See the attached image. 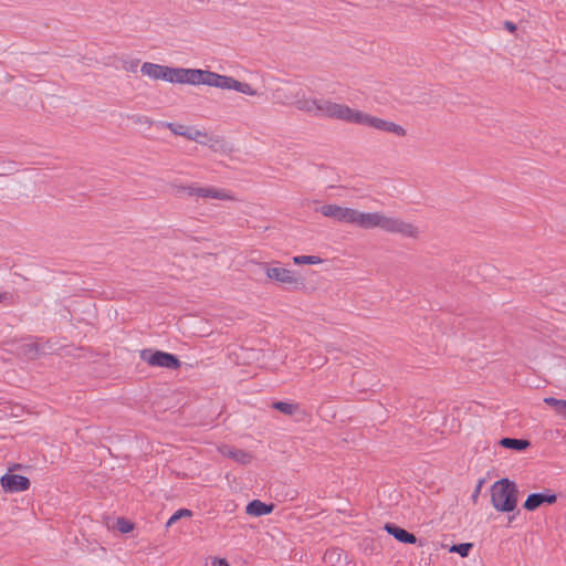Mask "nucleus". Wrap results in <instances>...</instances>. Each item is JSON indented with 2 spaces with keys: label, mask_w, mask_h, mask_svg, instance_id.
<instances>
[{
  "label": "nucleus",
  "mask_w": 566,
  "mask_h": 566,
  "mask_svg": "<svg viewBox=\"0 0 566 566\" xmlns=\"http://www.w3.org/2000/svg\"><path fill=\"white\" fill-rule=\"evenodd\" d=\"M272 99L274 104L293 106L300 112L314 117L361 125L398 137H403L407 134L406 129L395 122L374 116L358 108H353L345 103L308 95L297 86L276 87L272 93Z\"/></svg>",
  "instance_id": "obj_1"
},
{
  "label": "nucleus",
  "mask_w": 566,
  "mask_h": 566,
  "mask_svg": "<svg viewBox=\"0 0 566 566\" xmlns=\"http://www.w3.org/2000/svg\"><path fill=\"white\" fill-rule=\"evenodd\" d=\"M143 76L154 81H165L180 85H206L221 91H233L243 96L260 98L262 91L252 83L240 81L233 76L219 74L202 69L171 67L163 64L144 62L140 66Z\"/></svg>",
  "instance_id": "obj_2"
},
{
  "label": "nucleus",
  "mask_w": 566,
  "mask_h": 566,
  "mask_svg": "<svg viewBox=\"0 0 566 566\" xmlns=\"http://www.w3.org/2000/svg\"><path fill=\"white\" fill-rule=\"evenodd\" d=\"M361 229H381L389 233L400 234L410 239H418L419 228L402 219L387 216L382 212H364L349 207H339L337 221Z\"/></svg>",
  "instance_id": "obj_3"
},
{
  "label": "nucleus",
  "mask_w": 566,
  "mask_h": 566,
  "mask_svg": "<svg viewBox=\"0 0 566 566\" xmlns=\"http://www.w3.org/2000/svg\"><path fill=\"white\" fill-rule=\"evenodd\" d=\"M493 509L499 513H511L518 503V489L514 481L507 478L495 481L490 488Z\"/></svg>",
  "instance_id": "obj_4"
},
{
  "label": "nucleus",
  "mask_w": 566,
  "mask_h": 566,
  "mask_svg": "<svg viewBox=\"0 0 566 566\" xmlns=\"http://www.w3.org/2000/svg\"><path fill=\"white\" fill-rule=\"evenodd\" d=\"M263 271L265 277L274 284L287 287H296L302 284V280L296 272L283 265L280 261L265 263L263 265Z\"/></svg>",
  "instance_id": "obj_5"
},
{
  "label": "nucleus",
  "mask_w": 566,
  "mask_h": 566,
  "mask_svg": "<svg viewBox=\"0 0 566 566\" xmlns=\"http://www.w3.org/2000/svg\"><path fill=\"white\" fill-rule=\"evenodd\" d=\"M139 357L150 367L177 369L180 367L179 359L169 353L154 349L140 350Z\"/></svg>",
  "instance_id": "obj_6"
},
{
  "label": "nucleus",
  "mask_w": 566,
  "mask_h": 566,
  "mask_svg": "<svg viewBox=\"0 0 566 566\" xmlns=\"http://www.w3.org/2000/svg\"><path fill=\"white\" fill-rule=\"evenodd\" d=\"M187 139L191 142H196L200 145L208 146L212 150L217 151L222 147L223 140L216 136L211 135L206 130L199 129L197 127L189 126L188 133H187Z\"/></svg>",
  "instance_id": "obj_7"
},
{
  "label": "nucleus",
  "mask_w": 566,
  "mask_h": 566,
  "mask_svg": "<svg viewBox=\"0 0 566 566\" xmlns=\"http://www.w3.org/2000/svg\"><path fill=\"white\" fill-rule=\"evenodd\" d=\"M1 488L4 492H23L30 488V480L19 474H3L0 479Z\"/></svg>",
  "instance_id": "obj_8"
},
{
  "label": "nucleus",
  "mask_w": 566,
  "mask_h": 566,
  "mask_svg": "<svg viewBox=\"0 0 566 566\" xmlns=\"http://www.w3.org/2000/svg\"><path fill=\"white\" fill-rule=\"evenodd\" d=\"M556 501H557V495L553 491L546 490L543 493L530 494L526 497V500L523 504V507L526 511L533 512L544 504L552 505V504L556 503Z\"/></svg>",
  "instance_id": "obj_9"
},
{
  "label": "nucleus",
  "mask_w": 566,
  "mask_h": 566,
  "mask_svg": "<svg viewBox=\"0 0 566 566\" xmlns=\"http://www.w3.org/2000/svg\"><path fill=\"white\" fill-rule=\"evenodd\" d=\"M197 198L216 199L221 201H235V196L230 191L212 186H199Z\"/></svg>",
  "instance_id": "obj_10"
},
{
  "label": "nucleus",
  "mask_w": 566,
  "mask_h": 566,
  "mask_svg": "<svg viewBox=\"0 0 566 566\" xmlns=\"http://www.w3.org/2000/svg\"><path fill=\"white\" fill-rule=\"evenodd\" d=\"M219 452L222 455L228 457V458L234 460L237 463L242 464V465H248V464L252 463V461L254 459L252 453L241 450V449L231 448L228 446L219 447Z\"/></svg>",
  "instance_id": "obj_11"
},
{
  "label": "nucleus",
  "mask_w": 566,
  "mask_h": 566,
  "mask_svg": "<svg viewBox=\"0 0 566 566\" xmlns=\"http://www.w3.org/2000/svg\"><path fill=\"white\" fill-rule=\"evenodd\" d=\"M273 510V504H266L260 500H253L245 506V513L255 517L271 514Z\"/></svg>",
  "instance_id": "obj_12"
},
{
  "label": "nucleus",
  "mask_w": 566,
  "mask_h": 566,
  "mask_svg": "<svg viewBox=\"0 0 566 566\" xmlns=\"http://www.w3.org/2000/svg\"><path fill=\"white\" fill-rule=\"evenodd\" d=\"M385 530L388 534H390L391 536H394L397 541H399L401 543H406V544H416L417 543V537L413 534L407 532L403 528L396 526L395 524L387 523L385 525Z\"/></svg>",
  "instance_id": "obj_13"
},
{
  "label": "nucleus",
  "mask_w": 566,
  "mask_h": 566,
  "mask_svg": "<svg viewBox=\"0 0 566 566\" xmlns=\"http://www.w3.org/2000/svg\"><path fill=\"white\" fill-rule=\"evenodd\" d=\"M499 443L503 448L513 449L516 451H523L530 447V441L525 439L503 438Z\"/></svg>",
  "instance_id": "obj_14"
},
{
  "label": "nucleus",
  "mask_w": 566,
  "mask_h": 566,
  "mask_svg": "<svg viewBox=\"0 0 566 566\" xmlns=\"http://www.w3.org/2000/svg\"><path fill=\"white\" fill-rule=\"evenodd\" d=\"M272 407L286 416H294L300 411V405L296 402L275 401Z\"/></svg>",
  "instance_id": "obj_15"
},
{
  "label": "nucleus",
  "mask_w": 566,
  "mask_h": 566,
  "mask_svg": "<svg viewBox=\"0 0 566 566\" xmlns=\"http://www.w3.org/2000/svg\"><path fill=\"white\" fill-rule=\"evenodd\" d=\"M292 262L294 265H319L324 262V260L318 255H294L292 258Z\"/></svg>",
  "instance_id": "obj_16"
},
{
  "label": "nucleus",
  "mask_w": 566,
  "mask_h": 566,
  "mask_svg": "<svg viewBox=\"0 0 566 566\" xmlns=\"http://www.w3.org/2000/svg\"><path fill=\"white\" fill-rule=\"evenodd\" d=\"M339 205L336 203H325L316 208V212L321 213L323 217L337 221Z\"/></svg>",
  "instance_id": "obj_17"
},
{
  "label": "nucleus",
  "mask_w": 566,
  "mask_h": 566,
  "mask_svg": "<svg viewBox=\"0 0 566 566\" xmlns=\"http://www.w3.org/2000/svg\"><path fill=\"white\" fill-rule=\"evenodd\" d=\"M199 186L195 184L190 185H175L174 191L178 197L187 196V197H197Z\"/></svg>",
  "instance_id": "obj_18"
},
{
  "label": "nucleus",
  "mask_w": 566,
  "mask_h": 566,
  "mask_svg": "<svg viewBox=\"0 0 566 566\" xmlns=\"http://www.w3.org/2000/svg\"><path fill=\"white\" fill-rule=\"evenodd\" d=\"M544 402L551 406L556 411V413L566 418V400L556 399L554 397H546L544 398Z\"/></svg>",
  "instance_id": "obj_19"
},
{
  "label": "nucleus",
  "mask_w": 566,
  "mask_h": 566,
  "mask_svg": "<svg viewBox=\"0 0 566 566\" xmlns=\"http://www.w3.org/2000/svg\"><path fill=\"white\" fill-rule=\"evenodd\" d=\"M165 126L175 135L187 137L189 126L182 124L166 123Z\"/></svg>",
  "instance_id": "obj_20"
},
{
  "label": "nucleus",
  "mask_w": 566,
  "mask_h": 566,
  "mask_svg": "<svg viewBox=\"0 0 566 566\" xmlns=\"http://www.w3.org/2000/svg\"><path fill=\"white\" fill-rule=\"evenodd\" d=\"M116 527L120 533L127 534L134 530V523L127 518L119 517L116 520Z\"/></svg>",
  "instance_id": "obj_21"
},
{
  "label": "nucleus",
  "mask_w": 566,
  "mask_h": 566,
  "mask_svg": "<svg viewBox=\"0 0 566 566\" xmlns=\"http://www.w3.org/2000/svg\"><path fill=\"white\" fill-rule=\"evenodd\" d=\"M192 516V512L190 510H187V509H180L178 511H176L171 516L170 518L167 521V527L171 526L172 524H175L178 520H180L181 517H190Z\"/></svg>",
  "instance_id": "obj_22"
},
{
  "label": "nucleus",
  "mask_w": 566,
  "mask_h": 566,
  "mask_svg": "<svg viewBox=\"0 0 566 566\" xmlns=\"http://www.w3.org/2000/svg\"><path fill=\"white\" fill-rule=\"evenodd\" d=\"M473 544L471 543H462L451 546V553H458L462 557H467L472 548Z\"/></svg>",
  "instance_id": "obj_23"
},
{
  "label": "nucleus",
  "mask_w": 566,
  "mask_h": 566,
  "mask_svg": "<svg viewBox=\"0 0 566 566\" xmlns=\"http://www.w3.org/2000/svg\"><path fill=\"white\" fill-rule=\"evenodd\" d=\"M211 564L212 566H229L228 560L222 557H213Z\"/></svg>",
  "instance_id": "obj_24"
},
{
  "label": "nucleus",
  "mask_w": 566,
  "mask_h": 566,
  "mask_svg": "<svg viewBox=\"0 0 566 566\" xmlns=\"http://www.w3.org/2000/svg\"><path fill=\"white\" fill-rule=\"evenodd\" d=\"M483 482H484L483 480H480V482H479V484H478V488H476V490L474 491V495H473V497H474V499H476V496L479 495V493H480V490H481V486H482Z\"/></svg>",
  "instance_id": "obj_25"
},
{
  "label": "nucleus",
  "mask_w": 566,
  "mask_h": 566,
  "mask_svg": "<svg viewBox=\"0 0 566 566\" xmlns=\"http://www.w3.org/2000/svg\"><path fill=\"white\" fill-rule=\"evenodd\" d=\"M509 29L514 30L515 27L514 25H509Z\"/></svg>",
  "instance_id": "obj_26"
},
{
  "label": "nucleus",
  "mask_w": 566,
  "mask_h": 566,
  "mask_svg": "<svg viewBox=\"0 0 566 566\" xmlns=\"http://www.w3.org/2000/svg\"><path fill=\"white\" fill-rule=\"evenodd\" d=\"M509 29L514 30L515 27L514 25H509Z\"/></svg>",
  "instance_id": "obj_27"
},
{
  "label": "nucleus",
  "mask_w": 566,
  "mask_h": 566,
  "mask_svg": "<svg viewBox=\"0 0 566 566\" xmlns=\"http://www.w3.org/2000/svg\"><path fill=\"white\" fill-rule=\"evenodd\" d=\"M2 300H3V295L0 294V301H2Z\"/></svg>",
  "instance_id": "obj_28"
}]
</instances>
